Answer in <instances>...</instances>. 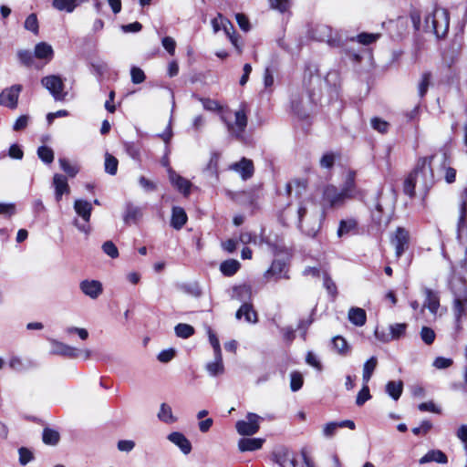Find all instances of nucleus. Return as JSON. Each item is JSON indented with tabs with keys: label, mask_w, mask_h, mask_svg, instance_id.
<instances>
[{
	"label": "nucleus",
	"mask_w": 467,
	"mask_h": 467,
	"mask_svg": "<svg viewBox=\"0 0 467 467\" xmlns=\"http://www.w3.org/2000/svg\"><path fill=\"white\" fill-rule=\"evenodd\" d=\"M297 217L300 230L308 236H315L320 228L323 213L314 201L306 200L297 210Z\"/></svg>",
	"instance_id": "obj_1"
},
{
	"label": "nucleus",
	"mask_w": 467,
	"mask_h": 467,
	"mask_svg": "<svg viewBox=\"0 0 467 467\" xmlns=\"http://www.w3.org/2000/svg\"><path fill=\"white\" fill-rule=\"evenodd\" d=\"M220 117L231 136L236 139L243 137L247 126V116L244 109H240L234 114L230 110H222Z\"/></svg>",
	"instance_id": "obj_2"
},
{
	"label": "nucleus",
	"mask_w": 467,
	"mask_h": 467,
	"mask_svg": "<svg viewBox=\"0 0 467 467\" xmlns=\"http://www.w3.org/2000/svg\"><path fill=\"white\" fill-rule=\"evenodd\" d=\"M450 16L445 8L437 7L425 18L427 30H432L438 38L444 37L449 30Z\"/></svg>",
	"instance_id": "obj_3"
},
{
	"label": "nucleus",
	"mask_w": 467,
	"mask_h": 467,
	"mask_svg": "<svg viewBox=\"0 0 467 467\" xmlns=\"http://www.w3.org/2000/svg\"><path fill=\"white\" fill-rule=\"evenodd\" d=\"M433 157H425L418 161L415 171L411 173L415 178L417 184L428 191L434 183V175L431 169V160Z\"/></svg>",
	"instance_id": "obj_4"
},
{
	"label": "nucleus",
	"mask_w": 467,
	"mask_h": 467,
	"mask_svg": "<svg viewBox=\"0 0 467 467\" xmlns=\"http://www.w3.org/2000/svg\"><path fill=\"white\" fill-rule=\"evenodd\" d=\"M74 210L83 223H80L78 219H75L73 224L79 232L89 234L91 228L88 223L93 210L92 203L86 200L77 199L74 202Z\"/></svg>",
	"instance_id": "obj_5"
},
{
	"label": "nucleus",
	"mask_w": 467,
	"mask_h": 467,
	"mask_svg": "<svg viewBox=\"0 0 467 467\" xmlns=\"http://www.w3.org/2000/svg\"><path fill=\"white\" fill-rule=\"evenodd\" d=\"M311 36L314 39L326 42L330 47H338L340 39L337 32L327 25H317L312 29Z\"/></svg>",
	"instance_id": "obj_6"
},
{
	"label": "nucleus",
	"mask_w": 467,
	"mask_h": 467,
	"mask_svg": "<svg viewBox=\"0 0 467 467\" xmlns=\"http://www.w3.org/2000/svg\"><path fill=\"white\" fill-rule=\"evenodd\" d=\"M42 85L50 92L55 100H64L67 92L64 91L63 79L57 75H50L41 79Z\"/></svg>",
	"instance_id": "obj_7"
},
{
	"label": "nucleus",
	"mask_w": 467,
	"mask_h": 467,
	"mask_svg": "<svg viewBox=\"0 0 467 467\" xmlns=\"http://www.w3.org/2000/svg\"><path fill=\"white\" fill-rule=\"evenodd\" d=\"M262 418L255 413L249 412L246 415V420H238L235 424L237 432L243 436H251L255 434L260 428Z\"/></svg>",
	"instance_id": "obj_8"
},
{
	"label": "nucleus",
	"mask_w": 467,
	"mask_h": 467,
	"mask_svg": "<svg viewBox=\"0 0 467 467\" xmlns=\"http://www.w3.org/2000/svg\"><path fill=\"white\" fill-rule=\"evenodd\" d=\"M348 200L347 196L334 185H327L323 191V206L335 208L341 206L345 201Z\"/></svg>",
	"instance_id": "obj_9"
},
{
	"label": "nucleus",
	"mask_w": 467,
	"mask_h": 467,
	"mask_svg": "<svg viewBox=\"0 0 467 467\" xmlns=\"http://www.w3.org/2000/svg\"><path fill=\"white\" fill-rule=\"evenodd\" d=\"M21 90L22 86L18 84L3 89L0 93V105L10 109H16L18 105V98Z\"/></svg>",
	"instance_id": "obj_10"
},
{
	"label": "nucleus",
	"mask_w": 467,
	"mask_h": 467,
	"mask_svg": "<svg viewBox=\"0 0 467 467\" xmlns=\"http://www.w3.org/2000/svg\"><path fill=\"white\" fill-rule=\"evenodd\" d=\"M410 234L402 227H398L394 236L391 238V244L395 247V254L400 258L406 251L409 245Z\"/></svg>",
	"instance_id": "obj_11"
},
{
	"label": "nucleus",
	"mask_w": 467,
	"mask_h": 467,
	"mask_svg": "<svg viewBox=\"0 0 467 467\" xmlns=\"http://www.w3.org/2000/svg\"><path fill=\"white\" fill-rule=\"evenodd\" d=\"M264 277L267 281L272 279L277 281L281 278L288 279L289 275L285 263L281 260H274L271 266L265 272Z\"/></svg>",
	"instance_id": "obj_12"
},
{
	"label": "nucleus",
	"mask_w": 467,
	"mask_h": 467,
	"mask_svg": "<svg viewBox=\"0 0 467 467\" xmlns=\"http://www.w3.org/2000/svg\"><path fill=\"white\" fill-rule=\"evenodd\" d=\"M291 107L295 114L302 119L309 116L313 108L309 97L294 98L291 102Z\"/></svg>",
	"instance_id": "obj_13"
},
{
	"label": "nucleus",
	"mask_w": 467,
	"mask_h": 467,
	"mask_svg": "<svg viewBox=\"0 0 467 467\" xmlns=\"http://www.w3.org/2000/svg\"><path fill=\"white\" fill-rule=\"evenodd\" d=\"M167 440L178 447L184 455H188L192 450L191 441L182 432L172 431L168 434Z\"/></svg>",
	"instance_id": "obj_14"
},
{
	"label": "nucleus",
	"mask_w": 467,
	"mask_h": 467,
	"mask_svg": "<svg viewBox=\"0 0 467 467\" xmlns=\"http://www.w3.org/2000/svg\"><path fill=\"white\" fill-rule=\"evenodd\" d=\"M425 300L421 308H427L433 316H436L440 307V296L438 292L433 291L428 287L423 288Z\"/></svg>",
	"instance_id": "obj_15"
},
{
	"label": "nucleus",
	"mask_w": 467,
	"mask_h": 467,
	"mask_svg": "<svg viewBox=\"0 0 467 467\" xmlns=\"http://www.w3.org/2000/svg\"><path fill=\"white\" fill-rule=\"evenodd\" d=\"M81 292L92 299L98 298L103 292L102 284L97 280H83L79 284Z\"/></svg>",
	"instance_id": "obj_16"
},
{
	"label": "nucleus",
	"mask_w": 467,
	"mask_h": 467,
	"mask_svg": "<svg viewBox=\"0 0 467 467\" xmlns=\"http://www.w3.org/2000/svg\"><path fill=\"white\" fill-rule=\"evenodd\" d=\"M230 170L239 173L243 180H247L254 174V164L251 160L243 158L240 161L231 164Z\"/></svg>",
	"instance_id": "obj_17"
},
{
	"label": "nucleus",
	"mask_w": 467,
	"mask_h": 467,
	"mask_svg": "<svg viewBox=\"0 0 467 467\" xmlns=\"http://www.w3.org/2000/svg\"><path fill=\"white\" fill-rule=\"evenodd\" d=\"M169 180L179 192L187 196L190 193L192 183L187 179L176 173L171 168H168Z\"/></svg>",
	"instance_id": "obj_18"
},
{
	"label": "nucleus",
	"mask_w": 467,
	"mask_h": 467,
	"mask_svg": "<svg viewBox=\"0 0 467 467\" xmlns=\"http://www.w3.org/2000/svg\"><path fill=\"white\" fill-rule=\"evenodd\" d=\"M52 353L55 355H61L68 358H78L79 350L74 347L67 345L57 340H51Z\"/></svg>",
	"instance_id": "obj_19"
},
{
	"label": "nucleus",
	"mask_w": 467,
	"mask_h": 467,
	"mask_svg": "<svg viewBox=\"0 0 467 467\" xmlns=\"http://www.w3.org/2000/svg\"><path fill=\"white\" fill-rule=\"evenodd\" d=\"M87 2L88 0H52V7L59 12L71 14Z\"/></svg>",
	"instance_id": "obj_20"
},
{
	"label": "nucleus",
	"mask_w": 467,
	"mask_h": 467,
	"mask_svg": "<svg viewBox=\"0 0 467 467\" xmlns=\"http://www.w3.org/2000/svg\"><path fill=\"white\" fill-rule=\"evenodd\" d=\"M53 186L55 188V197L59 202L63 194H68L70 192L67 178L62 174H55L53 177Z\"/></svg>",
	"instance_id": "obj_21"
},
{
	"label": "nucleus",
	"mask_w": 467,
	"mask_h": 467,
	"mask_svg": "<svg viewBox=\"0 0 467 467\" xmlns=\"http://www.w3.org/2000/svg\"><path fill=\"white\" fill-rule=\"evenodd\" d=\"M356 171H348L345 174V179L343 184L341 186L340 191L347 196L348 199H351L356 194Z\"/></svg>",
	"instance_id": "obj_22"
},
{
	"label": "nucleus",
	"mask_w": 467,
	"mask_h": 467,
	"mask_svg": "<svg viewBox=\"0 0 467 467\" xmlns=\"http://www.w3.org/2000/svg\"><path fill=\"white\" fill-rule=\"evenodd\" d=\"M142 217V210L140 207L129 202L126 204L123 220L126 224L137 223Z\"/></svg>",
	"instance_id": "obj_23"
},
{
	"label": "nucleus",
	"mask_w": 467,
	"mask_h": 467,
	"mask_svg": "<svg viewBox=\"0 0 467 467\" xmlns=\"http://www.w3.org/2000/svg\"><path fill=\"white\" fill-rule=\"evenodd\" d=\"M205 369L211 377H218L224 373V365L223 361V355H213V360L206 364Z\"/></svg>",
	"instance_id": "obj_24"
},
{
	"label": "nucleus",
	"mask_w": 467,
	"mask_h": 467,
	"mask_svg": "<svg viewBox=\"0 0 467 467\" xmlns=\"http://www.w3.org/2000/svg\"><path fill=\"white\" fill-rule=\"evenodd\" d=\"M187 214L183 208L174 206L171 211V225L176 229H182L187 222Z\"/></svg>",
	"instance_id": "obj_25"
},
{
	"label": "nucleus",
	"mask_w": 467,
	"mask_h": 467,
	"mask_svg": "<svg viewBox=\"0 0 467 467\" xmlns=\"http://www.w3.org/2000/svg\"><path fill=\"white\" fill-rule=\"evenodd\" d=\"M265 440L260 438H243L238 441L241 451H254L262 448Z\"/></svg>",
	"instance_id": "obj_26"
},
{
	"label": "nucleus",
	"mask_w": 467,
	"mask_h": 467,
	"mask_svg": "<svg viewBox=\"0 0 467 467\" xmlns=\"http://www.w3.org/2000/svg\"><path fill=\"white\" fill-rule=\"evenodd\" d=\"M232 299L248 303L252 298V287L248 285H241L233 288Z\"/></svg>",
	"instance_id": "obj_27"
},
{
	"label": "nucleus",
	"mask_w": 467,
	"mask_h": 467,
	"mask_svg": "<svg viewBox=\"0 0 467 467\" xmlns=\"http://www.w3.org/2000/svg\"><path fill=\"white\" fill-rule=\"evenodd\" d=\"M235 317L237 319H241L244 317V320L248 323L255 324L257 322V314L249 303L243 304L237 310Z\"/></svg>",
	"instance_id": "obj_28"
},
{
	"label": "nucleus",
	"mask_w": 467,
	"mask_h": 467,
	"mask_svg": "<svg viewBox=\"0 0 467 467\" xmlns=\"http://www.w3.org/2000/svg\"><path fill=\"white\" fill-rule=\"evenodd\" d=\"M432 462L437 463H446L448 462V458L446 454L440 450H431L419 460L420 464H426Z\"/></svg>",
	"instance_id": "obj_29"
},
{
	"label": "nucleus",
	"mask_w": 467,
	"mask_h": 467,
	"mask_svg": "<svg viewBox=\"0 0 467 467\" xmlns=\"http://www.w3.org/2000/svg\"><path fill=\"white\" fill-rule=\"evenodd\" d=\"M348 316V320L358 327L364 326L367 320L366 311L360 307H351Z\"/></svg>",
	"instance_id": "obj_30"
},
{
	"label": "nucleus",
	"mask_w": 467,
	"mask_h": 467,
	"mask_svg": "<svg viewBox=\"0 0 467 467\" xmlns=\"http://www.w3.org/2000/svg\"><path fill=\"white\" fill-rule=\"evenodd\" d=\"M358 223L354 219H346L339 222L337 235L339 238L348 235L357 229Z\"/></svg>",
	"instance_id": "obj_31"
},
{
	"label": "nucleus",
	"mask_w": 467,
	"mask_h": 467,
	"mask_svg": "<svg viewBox=\"0 0 467 467\" xmlns=\"http://www.w3.org/2000/svg\"><path fill=\"white\" fill-rule=\"evenodd\" d=\"M157 417L166 424H172L177 421V418L172 413L171 407L166 403L161 405Z\"/></svg>",
	"instance_id": "obj_32"
},
{
	"label": "nucleus",
	"mask_w": 467,
	"mask_h": 467,
	"mask_svg": "<svg viewBox=\"0 0 467 467\" xmlns=\"http://www.w3.org/2000/svg\"><path fill=\"white\" fill-rule=\"evenodd\" d=\"M403 391V382L401 380H391L386 385V392L394 400H398Z\"/></svg>",
	"instance_id": "obj_33"
},
{
	"label": "nucleus",
	"mask_w": 467,
	"mask_h": 467,
	"mask_svg": "<svg viewBox=\"0 0 467 467\" xmlns=\"http://www.w3.org/2000/svg\"><path fill=\"white\" fill-rule=\"evenodd\" d=\"M53 48L45 42L38 43L35 47V56L39 59L51 60L53 57Z\"/></svg>",
	"instance_id": "obj_34"
},
{
	"label": "nucleus",
	"mask_w": 467,
	"mask_h": 467,
	"mask_svg": "<svg viewBox=\"0 0 467 467\" xmlns=\"http://www.w3.org/2000/svg\"><path fill=\"white\" fill-rule=\"evenodd\" d=\"M377 366H378V359L374 356L371 357L369 359H368L364 363L363 371H362L363 383H368Z\"/></svg>",
	"instance_id": "obj_35"
},
{
	"label": "nucleus",
	"mask_w": 467,
	"mask_h": 467,
	"mask_svg": "<svg viewBox=\"0 0 467 467\" xmlns=\"http://www.w3.org/2000/svg\"><path fill=\"white\" fill-rule=\"evenodd\" d=\"M240 263L235 259L223 261L220 265L221 272L226 276L234 275L240 268Z\"/></svg>",
	"instance_id": "obj_36"
},
{
	"label": "nucleus",
	"mask_w": 467,
	"mask_h": 467,
	"mask_svg": "<svg viewBox=\"0 0 467 467\" xmlns=\"http://www.w3.org/2000/svg\"><path fill=\"white\" fill-rule=\"evenodd\" d=\"M380 36L381 35L379 33L373 34V33H365L364 32V33L358 34L355 37H352L351 40L357 41L358 43H359L361 45L368 46V45H370V44L376 42L380 37Z\"/></svg>",
	"instance_id": "obj_37"
},
{
	"label": "nucleus",
	"mask_w": 467,
	"mask_h": 467,
	"mask_svg": "<svg viewBox=\"0 0 467 467\" xmlns=\"http://www.w3.org/2000/svg\"><path fill=\"white\" fill-rule=\"evenodd\" d=\"M465 217H466V203L463 202L461 204L460 216H459L458 224H457V239L461 243L462 240V232L466 225Z\"/></svg>",
	"instance_id": "obj_38"
},
{
	"label": "nucleus",
	"mask_w": 467,
	"mask_h": 467,
	"mask_svg": "<svg viewBox=\"0 0 467 467\" xmlns=\"http://www.w3.org/2000/svg\"><path fill=\"white\" fill-rule=\"evenodd\" d=\"M332 344L334 348L337 351V353L342 356H346L349 351V346L347 340L340 336L335 337L332 339Z\"/></svg>",
	"instance_id": "obj_39"
},
{
	"label": "nucleus",
	"mask_w": 467,
	"mask_h": 467,
	"mask_svg": "<svg viewBox=\"0 0 467 467\" xmlns=\"http://www.w3.org/2000/svg\"><path fill=\"white\" fill-rule=\"evenodd\" d=\"M119 161L118 160L109 153L105 154V171L110 175H115L118 171Z\"/></svg>",
	"instance_id": "obj_40"
},
{
	"label": "nucleus",
	"mask_w": 467,
	"mask_h": 467,
	"mask_svg": "<svg viewBox=\"0 0 467 467\" xmlns=\"http://www.w3.org/2000/svg\"><path fill=\"white\" fill-rule=\"evenodd\" d=\"M431 74L430 72H424L421 75L420 80L418 84V94L420 98H423L431 85Z\"/></svg>",
	"instance_id": "obj_41"
},
{
	"label": "nucleus",
	"mask_w": 467,
	"mask_h": 467,
	"mask_svg": "<svg viewBox=\"0 0 467 467\" xmlns=\"http://www.w3.org/2000/svg\"><path fill=\"white\" fill-rule=\"evenodd\" d=\"M42 439L44 443L47 445H56L59 441V433L55 430L45 428Z\"/></svg>",
	"instance_id": "obj_42"
},
{
	"label": "nucleus",
	"mask_w": 467,
	"mask_h": 467,
	"mask_svg": "<svg viewBox=\"0 0 467 467\" xmlns=\"http://www.w3.org/2000/svg\"><path fill=\"white\" fill-rule=\"evenodd\" d=\"M38 158L45 163L50 164L54 161V151L47 146H40L37 149Z\"/></svg>",
	"instance_id": "obj_43"
},
{
	"label": "nucleus",
	"mask_w": 467,
	"mask_h": 467,
	"mask_svg": "<svg viewBox=\"0 0 467 467\" xmlns=\"http://www.w3.org/2000/svg\"><path fill=\"white\" fill-rule=\"evenodd\" d=\"M225 23H226L225 25H223L222 30H223L225 35L229 37L233 46H234V47L240 51L241 47L238 44V37L235 36V32H234L233 24L230 21L225 22Z\"/></svg>",
	"instance_id": "obj_44"
},
{
	"label": "nucleus",
	"mask_w": 467,
	"mask_h": 467,
	"mask_svg": "<svg viewBox=\"0 0 467 467\" xmlns=\"http://www.w3.org/2000/svg\"><path fill=\"white\" fill-rule=\"evenodd\" d=\"M174 330L176 336L182 338H188L194 333V328L191 325L184 323L178 324Z\"/></svg>",
	"instance_id": "obj_45"
},
{
	"label": "nucleus",
	"mask_w": 467,
	"mask_h": 467,
	"mask_svg": "<svg viewBox=\"0 0 467 467\" xmlns=\"http://www.w3.org/2000/svg\"><path fill=\"white\" fill-rule=\"evenodd\" d=\"M370 125L373 128V130H377L381 134L387 133L389 128V122L378 117L371 119Z\"/></svg>",
	"instance_id": "obj_46"
},
{
	"label": "nucleus",
	"mask_w": 467,
	"mask_h": 467,
	"mask_svg": "<svg viewBox=\"0 0 467 467\" xmlns=\"http://www.w3.org/2000/svg\"><path fill=\"white\" fill-rule=\"evenodd\" d=\"M370 399H371V395L369 392L368 383H363L362 389L359 390V392L357 395L356 404L360 407V406L364 405L365 402H367Z\"/></svg>",
	"instance_id": "obj_47"
},
{
	"label": "nucleus",
	"mask_w": 467,
	"mask_h": 467,
	"mask_svg": "<svg viewBox=\"0 0 467 467\" xmlns=\"http://www.w3.org/2000/svg\"><path fill=\"white\" fill-rule=\"evenodd\" d=\"M303 376L297 371H294L290 374V388L292 391L299 390L303 386Z\"/></svg>",
	"instance_id": "obj_48"
},
{
	"label": "nucleus",
	"mask_w": 467,
	"mask_h": 467,
	"mask_svg": "<svg viewBox=\"0 0 467 467\" xmlns=\"http://www.w3.org/2000/svg\"><path fill=\"white\" fill-rule=\"evenodd\" d=\"M60 168L70 177H75L78 172V168L72 165L67 159L61 158L58 161Z\"/></svg>",
	"instance_id": "obj_49"
},
{
	"label": "nucleus",
	"mask_w": 467,
	"mask_h": 467,
	"mask_svg": "<svg viewBox=\"0 0 467 467\" xmlns=\"http://www.w3.org/2000/svg\"><path fill=\"white\" fill-rule=\"evenodd\" d=\"M407 325L405 323H397L389 326V332L393 339H398L405 334Z\"/></svg>",
	"instance_id": "obj_50"
},
{
	"label": "nucleus",
	"mask_w": 467,
	"mask_h": 467,
	"mask_svg": "<svg viewBox=\"0 0 467 467\" xmlns=\"http://www.w3.org/2000/svg\"><path fill=\"white\" fill-rule=\"evenodd\" d=\"M417 184V182L415 178L412 176V174H410L408 178L404 182L403 185V192L406 195L410 196V198L414 196L415 193V186Z\"/></svg>",
	"instance_id": "obj_51"
},
{
	"label": "nucleus",
	"mask_w": 467,
	"mask_h": 467,
	"mask_svg": "<svg viewBox=\"0 0 467 467\" xmlns=\"http://www.w3.org/2000/svg\"><path fill=\"white\" fill-rule=\"evenodd\" d=\"M102 251L112 259L119 256V250L112 241H106L102 244Z\"/></svg>",
	"instance_id": "obj_52"
},
{
	"label": "nucleus",
	"mask_w": 467,
	"mask_h": 467,
	"mask_svg": "<svg viewBox=\"0 0 467 467\" xmlns=\"http://www.w3.org/2000/svg\"><path fill=\"white\" fill-rule=\"evenodd\" d=\"M8 366L11 369L21 372L26 369V365L22 358L17 356H13L8 360Z\"/></svg>",
	"instance_id": "obj_53"
},
{
	"label": "nucleus",
	"mask_w": 467,
	"mask_h": 467,
	"mask_svg": "<svg viewBox=\"0 0 467 467\" xmlns=\"http://www.w3.org/2000/svg\"><path fill=\"white\" fill-rule=\"evenodd\" d=\"M25 28L33 32L34 34H37L38 32V21L37 17L35 14L29 15L25 21Z\"/></svg>",
	"instance_id": "obj_54"
},
{
	"label": "nucleus",
	"mask_w": 467,
	"mask_h": 467,
	"mask_svg": "<svg viewBox=\"0 0 467 467\" xmlns=\"http://www.w3.org/2000/svg\"><path fill=\"white\" fill-rule=\"evenodd\" d=\"M435 332L433 329L428 327H423L420 331V337L422 341L427 344L431 345L435 340Z\"/></svg>",
	"instance_id": "obj_55"
},
{
	"label": "nucleus",
	"mask_w": 467,
	"mask_h": 467,
	"mask_svg": "<svg viewBox=\"0 0 467 467\" xmlns=\"http://www.w3.org/2000/svg\"><path fill=\"white\" fill-rule=\"evenodd\" d=\"M130 77H131V81L134 84H140L146 78V76H145L143 70L138 67H132L130 68Z\"/></svg>",
	"instance_id": "obj_56"
},
{
	"label": "nucleus",
	"mask_w": 467,
	"mask_h": 467,
	"mask_svg": "<svg viewBox=\"0 0 467 467\" xmlns=\"http://www.w3.org/2000/svg\"><path fill=\"white\" fill-rule=\"evenodd\" d=\"M335 161H336L335 153L327 152L321 157V159L319 161V164L324 169H330L333 167Z\"/></svg>",
	"instance_id": "obj_57"
},
{
	"label": "nucleus",
	"mask_w": 467,
	"mask_h": 467,
	"mask_svg": "<svg viewBox=\"0 0 467 467\" xmlns=\"http://www.w3.org/2000/svg\"><path fill=\"white\" fill-rule=\"evenodd\" d=\"M208 337H209L210 344L212 345V347L213 348V355L219 356V354H222L219 339L211 328L208 329Z\"/></svg>",
	"instance_id": "obj_58"
},
{
	"label": "nucleus",
	"mask_w": 467,
	"mask_h": 467,
	"mask_svg": "<svg viewBox=\"0 0 467 467\" xmlns=\"http://www.w3.org/2000/svg\"><path fill=\"white\" fill-rule=\"evenodd\" d=\"M270 6L274 9L278 10L281 13H285L290 7V0H268Z\"/></svg>",
	"instance_id": "obj_59"
},
{
	"label": "nucleus",
	"mask_w": 467,
	"mask_h": 467,
	"mask_svg": "<svg viewBox=\"0 0 467 467\" xmlns=\"http://www.w3.org/2000/svg\"><path fill=\"white\" fill-rule=\"evenodd\" d=\"M19 453V462L21 465H26L28 462H30L33 459V453L26 448L22 447L18 450Z\"/></svg>",
	"instance_id": "obj_60"
},
{
	"label": "nucleus",
	"mask_w": 467,
	"mask_h": 467,
	"mask_svg": "<svg viewBox=\"0 0 467 467\" xmlns=\"http://www.w3.org/2000/svg\"><path fill=\"white\" fill-rule=\"evenodd\" d=\"M199 100L202 102L203 109L206 110L216 111L221 109L220 105L216 100L203 98H200Z\"/></svg>",
	"instance_id": "obj_61"
},
{
	"label": "nucleus",
	"mask_w": 467,
	"mask_h": 467,
	"mask_svg": "<svg viewBox=\"0 0 467 467\" xmlns=\"http://www.w3.org/2000/svg\"><path fill=\"white\" fill-rule=\"evenodd\" d=\"M323 285L328 294L331 296H335L337 294V286L327 273H324L323 275Z\"/></svg>",
	"instance_id": "obj_62"
},
{
	"label": "nucleus",
	"mask_w": 467,
	"mask_h": 467,
	"mask_svg": "<svg viewBox=\"0 0 467 467\" xmlns=\"http://www.w3.org/2000/svg\"><path fill=\"white\" fill-rule=\"evenodd\" d=\"M139 184L145 192H154L157 189V184L144 176L139 178Z\"/></svg>",
	"instance_id": "obj_63"
},
{
	"label": "nucleus",
	"mask_w": 467,
	"mask_h": 467,
	"mask_svg": "<svg viewBox=\"0 0 467 467\" xmlns=\"http://www.w3.org/2000/svg\"><path fill=\"white\" fill-rule=\"evenodd\" d=\"M29 122V116L27 115H21L14 123L13 130L15 131H20L25 130Z\"/></svg>",
	"instance_id": "obj_64"
}]
</instances>
